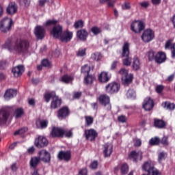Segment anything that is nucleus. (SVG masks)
Instances as JSON below:
<instances>
[{"label":"nucleus","mask_w":175,"mask_h":175,"mask_svg":"<svg viewBox=\"0 0 175 175\" xmlns=\"http://www.w3.org/2000/svg\"><path fill=\"white\" fill-rule=\"evenodd\" d=\"M3 47L10 52L15 51L18 54L25 55L29 51L30 42L27 39L20 38L13 42L12 38H8Z\"/></svg>","instance_id":"f257e3e1"},{"label":"nucleus","mask_w":175,"mask_h":175,"mask_svg":"<svg viewBox=\"0 0 175 175\" xmlns=\"http://www.w3.org/2000/svg\"><path fill=\"white\" fill-rule=\"evenodd\" d=\"M44 98L46 103H49L52 98L50 107L52 109H56L59 107L62 103V100L56 95L55 91L48 92L44 94Z\"/></svg>","instance_id":"f03ea898"},{"label":"nucleus","mask_w":175,"mask_h":175,"mask_svg":"<svg viewBox=\"0 0 175 175\" xmlns=\"http://www.w3.org/2000/svg\"><path fill=\"white\" fill-rule=\"evenodd\" d=\"M122 57H125L122 60V63L125 66H130L131 65L132 57H130V44L125 42L122 47Z\"/></svg>","instance_id":"7ed1b4c3"},{"label":"nucleus","mask_w":175,"mask_h":175,"mask_svg":"<svg viewBox=\"0 0 175 175\" xmlns=\"http://www.w3.org/2000/svg\"><path fill=\"white\" fill-rule=\"evenodd\" d=\"M142 169L147 172V174H144L142 175H161V172L154 167L151 161H146L142 166Z\"/></svg>","instance_id":"20e7f679"},{"label":"nucleus","mask_w":175,"mask_h":175,"mask_svg":"<svg viewBox=\"0 0 175 175\" xmlns=\"http://www.w3.org/2000/svg\"><path fill=\"white\" fill-rule=\"evenodd\" d=\"M10 116V109L4 107L0 109V125H5Z\"/></svg>","instance_id":"39448f33"},{"label":"nucleus","mask_w":175,"mask_h":175,"mask_svg":"<svg viewBox=\"0 0 175 175\" xmlns=\"http://www.w3.org/2000/svg\"><path fill=\"white\" fill-rule=\"evenodd\" d=\"M155 38L154 31L150 29L145 30L142 36V40L145 43H148Z\"/></svg>","instance_id":"423d86ee"},{"label":"nucleus","mask_w":175,"mask_h":175,"mask_svg":"<svg viewBox=\"0 0 175 175\" xmlns=\"http://www.w3.org/2000/svg\"><path fill=\"white\" fill-rule=\"evenodd\" d=\"M146 28L145 24L142 21H134L131 26V29L135 33H140Z\"/></svg>","instance_id":"0eeeda50"},{"label":"nucleus","mask_w":175,"mask_h":175,"mask_svg":"<svg viewBox=\"0 0 175 175\" xmlns=\"http://www.w3.org/2000/svg\"><path fill=\"white\" fill-rule=\"evenodd\" d=\"M70 114V110L68 106H64L57 111V117L61 120L67 118Z\"/></svg>","instance_id":"6e6552de"},{"label":"nucleus","mask_w":175,"mask_h":175,"mask_svg":"<svg viewBox=\"0 0 175 175\" xmlns=\"http://www.w3.org/2000/svg\"><path fill=\"white\" fill-rule=\"evenodd\" d=\"M12 25V19L5 18L0 22V29L2 32L6 33L11 29Z\"/></svg>","instance_id":"1a4fd4ad"},{"label":"nucleus","mask_w":175,"mask_h":175,"mask_svg":"<svg viewBox=\"0 0 175 175\" xmlns=\"http://www.w3.org/2000/svg\"><path fill=\"white\" fill-rule=\"evenodd\" d=\"M64 129L57 127V126H53L51 131L50 133V135L53 138L57 137H64Z\"/></svg>","instance_id":"9d476101"},{"label":"nucleus","mask_w":175,"mask_h":175,"mask_svg":"<svg viewBox=\"0 0 175 175\" xmlns=\"http://www.w3.org/2000/svg\"><path fill=\"white\" fill-rule=\"evenodd\" d=\"M73 38V32L70 31L68 29L62 32L59 40L63 43L70 42Z\"/></svg>","instance_id":"9b49d317"},{"label":"nucleus","mask_w":175,"mask_h":175,"mask_svg":"<svg viewBox=\"0 0 175 175\" xmlns=\"http://www.w3.org/2000/svg\"><path fill=\"white\" fill-rule=\"evenodd\" d=\"M34 34L37 40H42L45 37L46 30L42 26H37L34 30Z\"/></svg>","instance_id":"f8f14e48"},{"label":"nucleus","mask_w":175,"mask_h":175,"mask_svg":"<svg viewBox=\"0 0 175 175\" xmlns=\"http://www.w3.org/2000/svg\"><path fill=\"white\" fill-rule=\"evenodd\" d=\"M39 158L40 159V161L45 163H48L51 162V156L46 150H42L39 152Z\"/></svg>","instance_id":"ddd939ff"},{"label":"nucleus","mask_w":175,"mask_h":175,"mask_svg":"<svg viewBox=\"0 0 175 175\" xmlns=\"http://www.w3.org/2000/svg\"><path fill=\"white\" fill-rule=\"evenodd\" d=\"M120 88V85L116 83H111L106 86V92L108 94H112L117 93Z\"/></svg>","instance_id":"4468645a"},{"label":"nucleus","mask_w":175,"mask_h":175,"mask_svg":"<svg viewBox=\"0 0 175 175\" xmlns=\"http://www.w3.org/2000/svg\"><path fill=\"white\" fill-rule=\"evenodd\" d=\"M85 138L87 140H90V142L95 141L96 137L98 136L97 132L94 129H89L85 130L84 133Z\"/></svg>","instance_id":"2eb2a0df"},{"label":"nucleus","mask_w":175,"mask_h":175,"mask_svg":"<svg viewBox=\"0 0 175 175\" xmlns=\"http://www.w3.org/2000/svg\"><path fill=\"white\" fill-rule=\"evenodd\" d=\"M49 141L44 136H39L35 140V145L38 148H43L48 145Z\"/></svg>","instance_id":"dca6fc26"},{"label":"nucleus","mask_w":175,"mask_h":175,"mask_svg":"<svg viewBox=\"0 0 175 175\" xmlns=\"http://www.w3.org/2000/svg\"><path fill=\"white\" fill-rule=\"evenodd\" d=\"M71 152L70 151H63L61 150L58 154H57V158L59 160H64L66 162H68L71 159Z\"/></svg>","instance_id":"f3484780"},{"label":"nucleus","mask_w":175,"mask_h":175,"mask_svg":"<svg viewBox=\"0 0 175 175\" xmlns=\"http://www.w3.org/2000/svg\"><path fill=\"white\" fill-rule=\"evenodd\" d=\"M63 28L62 26L60 25H57V26H55L51 33V35L53 36V38H56V39H59L60 38L62 34L63 33Z\"/></svg>","instance_id":"a211bd4d"},{"label":"nucleus","mask_w":175,"mask_h":175,"mask_svg":"<svg viewBox=\"0 0 175 175\" xmlns=\"http://www.w3.org/2000/svg\"><path fill=\"white\" fill-rule=\"evenodd\" d=\"M154 106V100L148 97L145 98L144 103H143V108L146 111H151Z\"/></svg>","instance_id":"6ab92c4d"},{"label":"nucleus","mask_w":175,"mask_h":175,"mask_svg":"<svg viewBox=\"0 0 175 175\" xmlns=\"http://www.w3.org/2000/svg\"><path fill=\"white\" fill-rule=\"evenodd\" d=\"M139 160L142 161L143 159L142 152H137L136 150H133L129 154V159L133 160L134 162H137V159L139 158Z\"/></svg>","instance_id":"aec40b11"},{"label":"nucleus","mask_w":175,"mask_h":175,"mask_svg":"<svg viewBox=\"0 0 175 175\" xmlns=\"http://www.w3.org/2000/svg\"><path fill=\"white\" fill-rule=\"evenodd\" d=\"M167 60L166 53L163 51H159L156 54L155 62L158 64H161Z\"/></svg>","instance_id":"412c9836"},{"label":"nucleus","mask_w":175,"mask_h":175,"mask_svg":"<svg viewBox=\"0 0 175 175\" xmlns=\"http://www.w3.org/2000/svg\"><path fill=\"white\" fill-rule=\"evenodd\" d=\"M89 34L85 29H80L77 32V37L83 42H86Z\"/></svg>","instance_id":"4be33fe9"},{"label":"nucleus","mask_w":175,"mask_h":175,"mask_svg":"<svg viewBox=\"0 0 175 175\" xmlns=\"http://www.w3.org/2000/svg\"><path fill=\"white\" fill-rule=\"evenodd\" d=\"M17 10H18V7H17L16 3L11 2L9 3V5L6 9V12H7L8 14L12 16L16 13Z\"/></svg>","instance_id":"5701e85b"},{"label":"nucleus","mask_w":175,"mask_h":175,"mask_svg":"<svg viewBox=\"0 0 175 175\" xmlns=\"http://www.w3.org/2000/svg\"><path fill=\"white\" fill-rule=\"evenodd\" d=\"M99 103L106 107L107 105H110V97L107 94H101L98 98Z\"/></svg>","instance_id":"b1692460"},{"label":"nucleus","mask_w":175,"mask_h":175,"mask_svg":"<svg viewBox=\"0 0 175 175\" xmlns=\"http://www.w3.org/2000/svg\"><path fill=\"white\" fill-rule=\"evenodd\" d=\"M98 81L100 83H105L109 81L111 76L106 72H102L98 77Z\"/></svg>","instance_id":"393cba45"},{"label":"nucleus","mask_w":175,"mask_h":175,"mask_svg":"<svg viewBox=\"0 0 175 175\" xmlns=\"http://www.w3.org/2000/svg\"><path fill=\"white\" fill-rule=\"evenodd\" d=\"M165 49H171L172 51V57L175 59V43L172 44V40H169L165 43Z\"/></svg>","instance_id":"a878e982"},{"label":"nucleus","mask_w":175,"mask_h":175,"mask_svg":"<svg viewBox=\"0 0 175 175\" xmlns=\"http://www.w3.org/2000/svg\"><path fill=\"white\" fill-rule=\"evenodd\" d=\"M12 72L15 77H18L22 75L24 72V67L23 66H18L12 68Z\"/></svg>","instance_id":"bb28decb"},{"label":"nucleus","mask_w":175,"mask_h":175,"mask_svg":"<svg viewBox=\"0 0 175 175\" xmlns=\"http://www.w3.org/2000/svg\"><path fill=\"white\" fill-rule=\"evenodd\" d=\"M133 80V75L132 74H130L126 77H122V83L124 85L128 86L131 83H132Z\"/></svg>","instance_id":"cd10ccee"},{"label":"nucleus","mask_w":175,"mask_h":175,"mask_svg":"<svg viewBox=\"0 0 175 175\" xmlns=\"http://www.w3.org/2000/svg\"><path fill=\"white\" fill-rule=\"evenodd\" d=\"M154 125L157 129H165L167 123L163 120L155 118L154 120Z\"/></svg>","instance_id":"c85d7f7f"},{"label":"nucleus","mask_w":175,"mask_h":175,"mask_svg":"<svg viewBox=\"0 0 175 175\" xmlns=\"http://www.w3.org/2000/svg\"><path fill=\"white\" fill-rule=\"evenodd\" d=\"M40 161L41 160L40 157H31L29 161L30 167H32L33 170L36 169L37 166L40 163Z\"/></svg>","instance_id":"c756f323"},{"label":"nucleus","mask_w":175,"mask_h":175,"mask_svg":"<svg viewBox=\"0 0 175 175\" xmlns=\"http://www.w3.org/2000/svg\"><path fill=\"white\" fill-rule=\"evenodd\" d=\"M16 94H17L16 90L10 89V90H8L5 92V95H4V98L6 100H10V98H12L14 96H16Z\"/></svg>","instance_id":"7c9ffc66"},{"label":"nucleus","mask_w":175,"mask_h":175,"mask_svg":"<svg viewBox=\"0 0 175 175\" xmlns=\"http://www.w3.org/2000/svg\"><path fill=\"white\" fill-rule=\"evenodd\" d=\"M112 152H113L112 145L105 144L104 146L103 153H104L105 157H109L111 154Z\"/></svg>","instance_id":"2f4dec72"},{"label":"nucleus","mask_w":175,"mask_h":175,"mask_svg":"<svg viewBox=\"0 0 175 175\" xmlns=\"http://www.w3.org/2000/svg\"><path fill=\"white\" fill-rule=\"evenodd\" d=\"M140 66H141V64H140V61H139V59L135 56L134 58H133V64H132V68L133 69L135 70V71H137L138 70L140 69Z\"/></svg>","instance_id":"473e14b6"},{"label":"nucleus","mask_w":175,"mask_h":175,"mask_svg":"<svg viewBox=\"0 0 175 175\" xmlns=\"http://www.w3.org/2000/svg\"><path fill=\"white\" fill-rule=\"evenodd\" d=\"M94 76L88 74L86 77L84 78V81L86 85H91L93 83L94 81L95 80Z\"/></svg>","instance_id":"72a5a7b5"},{"label":"nucleus","mask_w":175,"mask_h":175,"mask_svg":"<svg viewBox=\"0 0 175 175\" xmlns=\"http://www.w3.org/2000/svg\"><path fill=\"white\" fill-rule=\"evenodd\" d=\"M162 107L166 109L172 111L175 109V104L170 102H164L162 103Z\"/></svg>","instance_id":"f704fd0d"},{"label":"nucleus","mask_w":175,"mask_h":175,"mask_svg":"<svg viewBox=\"0 0 175 175\" xmlns=\"http://www.w3.org/2000/svg\"><path fill=\"white\" fill-rule=\"evenodd\" d=\"M156 55L157 53L154 51L152 50L149 51L146 54L148 61L149 62L156 61Z\"/></svg>","instance_id":"c9c22d12"},{"label":"nucleus","mask_w":175,"mask_h":175,"mask_svg":"<svg viewBox=\"0 0 175 175\" xmlns=\"http://www.w3.org/2000/svg\"><path fill=\"white\" fill-rule=\"evenodd\" d=\"M25 113L24 109L23 108H18L14 111L15 118L18 119L22 117Z\"/></svg>","instance_id":"e433bc0d"},{"label":"nucleus","mask_w":175,"mask_h":175,"mask_svg":"<svg viewBox=\"0 0 175 175\" xmlns=\"http://www.w3.org/2000/svg\"><path fill=\"white\" fill-rule=\"evenodd\" d=\"M161 143V139L158 137H152L149 141L150 146H158Z\"/></svg>","instance_id":"4c0bfd02"},{"label":"nucleus","mask_w":175,"mask_h":175,"mask_svg":"<svg viewBox=\"0 0 175 175\" xmlns=\"http://www.w3.org/2000/svg\"><path fill=\"white\" fill-rule=\"evenodd\" d=\"M129 170V167L126 163L122 164L120 167V172L122 175H126L128 173Z\"/></svg>","instance_id":"58836bf2"},{"label":"nucleus","mask_w":175,"mask_h":175,"mask_svg":"<svg viewBox=\"0 0 175 175\" xmlns=\"http://www.w3.org/2000/svg\"><path fill=\"white\" fill-rule=\"evenodd\" d=\"M57 23H58V21L57 20H55V19L49 20L45 23L44 26L46 27H49L51 26H55Z\"/></svg>","instance_id":"ea45409f"},{"label":"nucleus","mask_w":175,"mask_h":175,"mask_svg":"<svg viewBox=\"0 0 175 175\" xmlns=\"http://www.w3.org/2000/svg\"><path fill=\"white\" fill-rule=\"evenodd\" d=\"M72 80H73V77L68 76V75H65L62 76L61 78L62 82L65 83H69V82L72 81Z\"/></svg>","instance_id":"a19ab883"},{"label":"nucleus","mask_w":175,"mask_h":175,"mask_svg":"<svg viewBox=\"0 0 175 175\" xmlns=\"http://www.w3.org/2000/svg\"><path fill=\"white\" fill-rule=\"evenodd\" d=\"M81 72L84 75H90V67L88 65L85 64L81 67Z\"/></svg>","instance_id":"79ce46f5"},{"label":"nucleus","mask_w":175,"mask_h":175,"mask_svg":"<svg viewBox=\"0 0 175 175\" xmlns=\"http://www.w3.org/2000/svg\"><path fill=\"white\" fill-rule=\"evenodd\" d=\"M84 26V22L82 20L76 21L74 24V27L77 29H82Z\"/></svg>","instance_id":"37998d69"},{"label":"nucleus","mask_w":175,"mask_h":175,"mask_svg":"<svg viewBox=\"0 0 175 175\" xmlns=\"http://www.w3.org/2000/svg\"><path fill=\"white\" fill-rule=\"evenodd\" d=\"M91 32L94 36H98V34H100L102 32V31H101L100 28L95 26V27H92Z\"/></svg>","instance_id":"c03bdc74"},{"label":"nucleus","mask_w":175,"mask_h":175,"mask_svg":"<svg viewBox=\"0 0 175 175\" xmlns=\"http://www.w3.org/2000/svg\"><path fill=\"white\" fill-rule=\"evenodd\" d=\"M92 59L95 61H100L102 59V55L100 53H95L91 55Z\"/></svg>","instance_id":"a18cd8bd"},{"label":"nucleus","mask_w":175,"mask_h":175,"mask_svg":"<svg viewBox=\"0 0 175 175\" xmlns=\"http://www.w3.org/2000/svg\"><path fill=\"white\" fill-rule=\"evenodd\" d=\"M28 131V128L27 127H23L18 131H16L14 135H23L24 133H25L26 132H27Z\"/></svg>","instance_id":"49530a36"},{"label":"nucleus","mask_w":175,"mask_h":175,"mask_svg":"<svg viewBox=\"0 0 175 175\" xmlns=\"http://www.w3.org/2000/svg\"><path fill=\"white\" fill-rule=\"evenodd\" d=\"M39 124L40 125V128L42 129H46L48 126L49 122L46 120H42L39 121Z\"/></svg>","instance_id":"de8ad7c7"},{"label":"nucleus","mask_w":175,"mask_h":175,"mask_svg":"<svg viewBox=\"0 0 175 175\" xmlns=\"http://www.w3.org/2000/svg\"><path fill=\"white\" fill-rule=\"evenodd\" d=\"M87 126H90L94 122V118L92 116L85 117Z\"/></svg>","instance_id":"09e8293b"},{"label":"nucleus","mask_w":175,"mask_h":175,"mask_svg":"<svg viewBox=\"0 0 175 175\" xmlns=\"http://www.w3.org/2000/svg\"><path fill=\"white\" fill-rule=\"evenodd\" d=\"M41 64L46 68L51 67V63L48 59H43L41 62Z\"/></svg>","instance_id":"8fccbe9b"},{"label":"nucleus","mask_w":175,"mask_h":175,"mask_svg":"<svg viewBox=\"0 0 175 175\" xmlns=\"http://www.w3.org/2000/svg\"><path fill=\"white\" fill-rule=\"evenodd\" d=\"M111 0H99L100 3L103 4L105 3L108 2V7L109 8H113L114 3L113 2H111Z\"/></svg>","instance_id":"3c124183"},{"label":"nucleus","mask_w":175,"mask_h":175,"mask_svg":"<svg viewBox=\"0 0 175 175\" xmlns=\"http://www.w3.org/2000/svg\"><path fill=\"white\" fill-rule=\"evenodd\" d=\"M118 120L121 123H126L128 120V118L125 116L121 115L118 116Z\"/></svg>","instance_id":"603ef678"},{"label":"nucleus","mask_w":175,"mask_h":175,"mask_svg":"<svg viewBox=\"0 0 175 175\" xmlns=\"http://www.w3.org/2000/svg\"><path fill=\"white\" fill-rule=\"evenodd\" d=\"M64 136H65L66 137H68V138H71V137H72V136H73V133H72V130H70V131H66L64 129Z\"/></svg>","instance_id":"864d4df0"},{"label":"nucleus","mask_w":175,"mask_h":175,"mask_svg":"<svg viewBox=\"0 0 175 175\" xmlns=\"http://www.w3.org/2000/svg\"><path fill=\"white\" fill-rule=\"evenodd\" d=\"M119 74L122 75V77H126L129 75V71L127 70H126L125 68H122L120 71H119Z\"/></svg>","instance_id":"5fc2aeb1"},{"label":"nucleus","mask_w":175,"mask_h":175,"mask_svg":"<svg viewBox=\"0 0 175 175\" xmlns=\"http://www.w3.org/2000/svg\"><path fill=\"white\" fill-rule=\"evenodd\" d=\"M53 0H39V5L44 7L46 3H53Z\"/></svg>","instance_id":"6e6d98bb"},{"label":"nucleus","mask_w":175,"mask_h":175,"mask_svg":"<svg viewBox=\"0 0 175 175\" xmlns=\"http://www.w3.org/2000/svg\"><path fill=\"white\" fill-rule=\"evenodd\" d=\"M85 55H86V49H85L79 50V51L77 53V55L78 57H83Z\"/></svg>","instance_id":"4d7b16f0"},{"label":"nucleus","mask_w":175,"mask_h":175,"mask_svg":"<svg viewBox=\"0 0 175 175\" xmlns=\"http://www.w3.org/2000/svg\"><path fill=\"white\" fill-rule=\"evenodd\" d=\"M165 87L163 85H159L156 87V92L158 93V94H161L164 90Z\"/></svg>","instance_id":"13d9d810"},{"label":"nucleus","mask_w":175,"mask_h":175,"mask_svg":"<svg viewBox=\"0 0 175 175\" xmlns=\"http://www.w3.org/2000/svg\"><path fill=\"white\" fill-rule=\"evenodd\" d=\"M19 3L21 5L24 4L26 8H28L30 5L31 0H20Z\"/></svg>","instance_id":"bf43d9fd"},{"label":"nucleus","mask_w":175,"mask_h":175,"mask_svg":"<svg viewBox=\"0 0 175 175\" xmlns=\"http://www.w3.org/2000/svg\"><path fill=\"white\" fill-rule=\"evenodd\" d=\"M8 66V63L5 60L0 62V70H4Z\"/></svg>","instance_id":"052dcab7"},{"label":"nucleus","mask_w":175,"mask_h":175,"mask_svg":"<svg viewBox=\"0 0 175 175\" xmlns=\"http://www.w3.org/2000/svg\"><path fill=\"white\" fill-rule=\"evenodd\" d=\"M160 143H161L164 146H167L168 143V138L167 137H163L161 139Z\"/></svg>","instance_id":"680f3d73"},{"label":"nucleus","mask_w":175,"mask_h":175,"mask_svg":"<svg viewBox=\"0 0 175 175\" xmlns=\"http://www.w3.org/2000/svg\"><path fill=\"white\" fill-rule=\"evenodd\" d=\"M82 95V92H75L73 94V98L74 99H79Z\"/></svg>","instance_id":"e2e57ef3"},{"label":"nucleus","mask_w":175,"mask_h":175,"mask_svg":"<svg viewBox=\"0 0 175 175\" xmlns=\"http://www.w3.org/2000/svg\"><path fill=\"white\" fill-rule=\"evenodd\" d=\"M98 161H94L90 165V168L92 170H96L98 167Z\"/></svg>","instance_id":"0e129e2a"},{"label":"nucleus","mask_w":175,"mask_h":175,"mask_svg":"<svg viewBox=\"0 0 175 175\" xmlns=\"http://www.w3.org/2000/svg\"><path fill=\"white\" fill-rule=\"evenodd\" d=\"M122 9L124 10H129L131 9V4L129 2L124 3V5L122 6Z\"/></svg>","instance_id":"69168bd1"},{"label":"nucleus","mask_w":175,"mask_h":175,"mask_svg":"<svg viewBox=\"0 0 175 175\" xmlns=\"http://www.w3.org/2000/svg\"><path fill=\"white\" fill-rule=\"evenodd\" d=\"M165 155H166V154L165 152H160L159 154V161H161L162 160L165 159Z\"/></svg>","instance_id":"338daca9"},{"label":"nucleus","mask_w":175,"mask_h":175,"mask_svg":"<svg viewBox=\"0 0 175 175\" xmlns=\"http://www.w3.org/2000/svg\"><path fill=\"white\" fill-rule=\"evenodd\" d=\"M135 94V92L133 90H129L127 93H126V96L129 98H132Z\"/></svg>","instance_id":"774afa93"}]
</instances>
